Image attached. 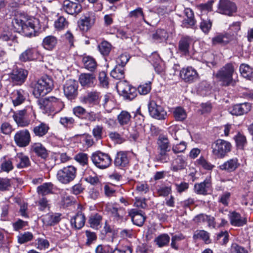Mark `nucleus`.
Returning <instances> with one entry per match:
<instances>
[{"mask_svg": "<svg viewBox=\"0 0 253 253\" xmlns=\"http://www.w3.org/2000/svg\"><path fill=\"white\" fill-rule=\"evenodd\" d=\"M235 68L232 63H227L220 68L216 73L215 77L221 82L224 86L230 85L234 86L238 81L237 78L234 79L235 75H237L235 72Z\"/></svg>", "mask_w": 253, "mask_h": 253, "instance_id": "nucleus-1", "label": "nucleus"}, {"mask_svg": "<svg viewBox=\"0 0 253 253\" xmlns=\"http://www.w3.org/2000/svg\"><path fill=\"white\" fill-rule=\"evenodd\" d=\"M37 103L40 108L45 113L59 112L64 107L63 102L54 96L39 99Z\"/></svg>", "mask_w": 253, "mask_h": 253, "instance_id": "nucleus-2", "label": "nucleus"}, {"mask_svg": "<svg viewBox=\"0 0 253 253\" xmlns=\"http://www.w3.org/2000/svg\"><path fill=\"white\" fill-rule=\"evenodd\" d=\"M33 93L35 97L39 98L51 91L53 87V82L48 76H44L33 84Z\"/></svg>", "mask_w": 253, "mask_h": 253, "instance_id": "nucleus-3", "label": "nucleus"}, {"mask_svg": "<svg viewBox=\"0 0 253 253\" xmlns=\"http://www.w3.org/2000/svg\"><path fill=\"white\" fill-rule=\"evenodd\" d=\"M13 118L19 126L25 127L29 126L36 118L35 112L31 109L19 110L14 113Z\"/></svg>", "mask_w": 253, "mask_h": 253, "instance_id": "nucleus-4", "label": "nucleus"}, {"mask_svg": "<svg viewBox=\"0 0 253 253\" xmlns=\"http://www.w3.org/2000/svg\"><path fill=\"white\" fill-rule=\"evenodd\" d=\"M231 144L226 140L221 139L213 142L211 145L212 155L217 159H223L226 156L231 150Z\"/></svg>", "mask_w": 253, "mask_h": 253, "instance_id": "nucleus-5", "label": "nucleus"}, {"mask_svg": "<svg viewBox=\"0 0 253 253\" xmlns=\"http://www.w3.org/2000/svg\"><path fill=\"white\" fill-rule=\"evenodd\" d=\"M90 159L93 164L100 169H104L109 168L112 164L111 156L107 153L97 151L93 152Z\"/></svg>", "mask_w": 253, "mask_h": 253, "instance_id": "nucleus-6", "label": "nucleus"}, {"mask_svg": "<svg viewBox=\"0 0 253 253\" xmlns=\"http://www.w3.org/2000/svg\"><path fill=\"white\" fill-rule=\"evenodd\" d=\"M77 172V169L75 167L68 166L58 170L56 178L60 183L67 184L75 179Z\"/></svg>", "mask_w": 253, "mask_h": 253, "instance_id": "nucleus-7", "label": "nucleus"}, {"mask_svg": "<svg viewBox=\"0 0 253 253\" xmlns=\"http://www.w3.org/2000/svg\"><path fill=\"white\" fill-rule=\"evenodd\" d=\"M157 150L158 154L156 156L157 161L167 163L169 159L168 153L170 150L169 142L167 137L163 136L159 138Z\"/></svg>", "mask_w": 253, "mask_h": 253, "instance_id": "nucleus-8", "label": "nucleus"}, {"mask_svg": "<svg viewBox=\"0 0 253 253\" xmlns=\"http://www.w3.org/2000/svg\"><path fill=\"white\" fill-rule=\"evenodd\" d=\"M117 88L119 93L126 100H132L137 96L136 88L126 81L119 82Z\"/></svg>", "mask_w": 253, "mask_h": 253, "instance_id": "nucleus-9", "label": "nucleus"}, {"mask_svg": "<svg viewBox=\"0 0 253 253\" xmlns=\"http://www.w3.org/2000/svg\"><path fill=\"white\" fill-rule=\"evenodd\" d=\"M236 4L229 0H220L217 11L220 14L233 16L237 12Z\"/></svg>", "mask_w": 253, "mask_h": 253, "instance_id": "nucleus-10", "label": "nucleus"}, {"mask_svg": "<svg viewBox=\"0 0 253 253\" xmlns=\"http://www.w3.org/2000/svg\"><path fill=\"white\" fill-rule=\"evenodd\" d=\"M78 82L76 80L69 79L66 81L64 86V93L69 99H75L78 93Z\"/></svg>", "mask_w": 253, "mask_h": 253, "instance_id": "nucleus-11", "label": "nucleus"}, {"mask_svg": "<svg viewBox=\"0 0 253 253\" xmlns=\"http://www.w3.org/2000/svg\"><path fill=\"white\" fill-rule=\"evenodd\" d=\"M31 139L30 133L27 129L17 131L14 136L15 144L20 147H25L28 146L31 142Z\"/></svg>", "mask_w": 253, "mask_h": 253, "instance_id": "nucleus-12", "label": "nucleus"}, {"mask_svg": "<svg viewBox=\"0 0 253 253\" xmlns=\"http://www.w3.org/2000/svg\"><path fill=\"white\" fill-rule=\"evenodd\" d=\"M148 109L150 116L158 120L166 119L167 113L164 108L158 105L154 100H151L148 104Z\"/></svg>", "mask_w": 253, "mask_h": 253, "instance_id": "nucleus-13", "label": "nucleus"}, {"mask_svg": "<svg viewBox=\"0 0 253 253\" xmlns=\"http://www.w3.org/2000/svg\"><path fill=\"white\" fill-rule=\"evenodd\" d=\"M42 58V54L36 47L28 48L19 56V60L22 62L40 60Z\"/></svg>", "mask_w": 253, "mask_h": 253, "instance_id": "nucleus-14", "label": "nucleus"}, {"mask_svg": "<svg viewBox=\"0 0 253 253\" xmlns=\"http://www.w3.org/2000/svg\"><path fill=\"white\" fill-rule=\"evenodd\" d=\"M194 190L199 195L205 196L211 194L212 190L211 177H207L203 182L195 183Z\"/></svg>", "mask_w": 253, "mask_h": 253, "instance_id": "nucleus-15", "label": "nucleus"}, {"mask_svg": "<svg viewBox=\"0 0 253 253\" xmlns=\"http://www.w3.org/2000/svg\"><path fill=\"white\" fill-rule=\"evenodd\" d=\"M95 19L94 13L90 12L86 13L79 22V26L80 29L83 31L88 30L94 24Z\"/></svg>", "mask_w": 253, "mask_h": 253, "instance_id": "nucleus-16", "label": "nucleus"}, {"mask_svg": "<svg viewBox=\"0 0 253 253\" xmlns=\"http://www.w3.org/2000/svg\"><path fill=\"white\" fill-rule=\"evenodd\" d=\"M130 160L129 154L127 152L120 151L117 153L114 160L115 166L120 169L128 166Z\"/></svg>", "mask_w": 253, "mask_h": 253, "instance_id": "nucleus-17", "label": "nucleus"}, {"mask_svg": "<svg viewBox=\"0 0 253 253\" xmlns=\"http://www.w3.org/2000/svg\"><path fill=\"white\" fill-rule=\"evenodd\" d=\"M101 99L100 93L97 91H90L81 98V101L91 105H98Z\"/></svg>", "mask_w": 253, "mask_h": 253, "instance_id": "nucleus-18", "label": "nucleus"}, {"mask_svg": "<svg viewBox=\"0 0 253 253\" xmlns=\"http://www.w3.org/2000/svg\"><path fill=\"white\" fill-rule=\"evenodd\" d=\"M181 78L186 82L192 83L198 78L196 70L192 67L182 68L180 72Z\"/></svg>", "mask_w": 253, "mask_h": 253, "instance_id": "nucleus-19", "label": "nucleus"}, {"mask_svg": "<svg viewBox=\"0 0 253 253\" xmlns=\"http://www.w3.org/2000/svg\"><path fill=\"white\" fill-rule=\"evenodd\" d=\"M30 152L35 154L38 157L43 160H45L49 155L45 147L39 142L34 143L31 145Z\"/></svg>", "mask_w": 253, "mask_h": 253, "instance_id": "nucleus-20", "label": "nucleus"}, {"mask_svg": "<svg viewBox=\"0 0 253 253\" xmlns=\"http://www.w3.org/2000/svg\"><path fill=\"white\" fill-rule=\"evenodd\" d=\"M128 215L131 218L133 223L138 226H142L146 220V216L144 213L135 209L129 210Z\"/></svg>", "mask_w": 253, "mask_h": 253, "instance_id": "nucleus-21", "label": "nucleus"}, {"mask_svg": "<svg viewBox=\"0 0 253 253\" xmlns=\"http://www.w3.org/2000/svg\"><path fill=\"white\" fill-rule=\"evenodd\" d=\"M28 96L27 92L22 89L14 90L11 95L13 105L17 106L22 104L26 100Z\"/></svg>", "mask_w": 253, "mask_h": 253, "instance_id": "nucleus-22", "label": "nucleus"}, {"mask_svg": "<svg viewBox=\"0 0 253 253\" xmlns=\"http://www.w3.org/2000/svg\"><path fill=\"white\" fill-rule=\"evenodd\" d=\"M28 76V72L23 69H16L13 70L10 75V79L13 83L21 85L25 81Z\"/></svg>", "mask_w": 253, "mask_h": 253, "instance_id": "nucleus-23", "label": "nucleus"}, {"mask_svg": "<svg viewBox=\"0 0 253 253\" xmlns=\"http://www.w3.org/2000/svg\"><path fill=\"white\" fill-rule=\"evenodd\" d=\"M82 8L80 3L70 0H64L63 2V8L69 14H77L81 11Z\"/></svg>", "mask_w": 253, "mask_h": 253, "instance_id": "nucleus-24", "label": "nucleus"}, {"mask_svg": "<svg viewBox=\"0 0 253 253\" xmlns=\"http://www.w3.org/2000/svg\"><path fill=\"white\" fill-rule=\"evenodd\" d=\"M107 211L113 219L117 221L122 220L124 214V210L116 204H110L107 205Z\"/></svg>", "mask_w": 253, "mask_h": 253, "instance_id": "nucleus-25", "label": "nucleus"}, {"mask_svg": "<svg viewBox=\"0 0 253 253\" xmlns=\"http://www.w3.org/2000/svg\"><path fill=\"white\" fill-rule=\"evenodd\" d=\"M13 163L17 169H21L27 168L31 165L28 156L23 153H18L12 158Z\"/></svg>", "mask_w": 253, "mask_h": 253, "instance_id": "nucleus-26", "label": "nucleus"}, {"mask_svg": "<svg viewBox=\"0 0 253 253\" xmlns=\"http://www.w3.org/2000/svg\"><path fill=\"white\" fill-rule=\"evenodd\" d=\"M228 216L230 224L234 226L241 227L247 222V218L236 211L229 212Z\"/></svg>", "mask_w": 253, "mask_h": 253, "instance_id": "nucleus-27", "label": "nucleus"}, {"mask_svg": "<svg viewBox=\"0 0 253 253\" xmlns=\"http://www.w3.org/2000/svg\"><path fill=\"white\" fill-rule=\"evenodd\" d=\"M61 216L60 213H48L42 216V220L45 226H52L60 221Z\"/></svg>", "mask_w": 253, "mask_h": 253, "instance_id": "nucleus-28", "label": "nucleus"}, {"mask_svg": "<svg viewBox=\"0 0 253 253\" xmlns=\"http://www.w3.org/2000/svg\"><path fill=\"white\" fill-rule=\"evenodd\" d=\"M184 14L185 17L182 22V26L185 28L194 26L196 23V20L192 10L189 8H186L184 9Z\"/></svg>", "mask_w": 253, "mask_h": 253, "instance_id": "nucleus-29", "label": "nucleus"}, {"mask_svg": "<svg viewBox=\"0 0 253 253\" xmlns=\"http://www.w3.org/2000/svg\"><path fill=\"white\" fill-rule=\"evenodd\" d=\"M232 41L229 35L226 32L217 33L212 38L211 43L213 45H221L224 46Z\"/></svg>", "mask_w": 253, "mask_h": 253, "instance_id": "nucleus-30", "label": "nucleus"}, {"mask_svg": "<svg viewBox=\"0 0 253 253\" xmlns=\"http://www.w3.org/2000/svg\"><path fill=\"white\" fill-rule=\"evenodd\" d=\"M85 216L81 211H78L70 219L71 226L76 229H81L85 224Z\"/></svg>", "mask_w": 253, "mask_h": 253, "instance_id": "nucleus-31", "label": "nucleus"}, {"mask_svg": "<svg viewBox=\"0 0 253 253\" xmlns=\"http://www.w3.org/2000/svg\"><path fill=\"white\" fill-rule=\"evenodd\" d=\"M240 166L238 159L237 158L230 159L219 166V169L229 172L235 171Z\"/></svg>", "mask_w": 253, "mask_h": 253, "instance_id": "nucleus-32", "label": "nucleus"}, {"mask_svg": "<svg viewBox=\"0 0 253 253\" xmlns=\"http://www.w3.org/2000/svg\"><path fill=\"white\" fill-rule=\"evenodd\" d=\"M251 109V105L249 103L237 104L233 106L231 113L234 115H242L248 113Z\"/></svg>", "mask_w": 253, "mask_h": 253, "instance_id": "nucleus-33", "label": "nucleus"}, {"mask_svg": "<svg viewBox=\"0 0 253 253\" xmlns=\"http://www.w3.org/2000/svg\"><path fill=\"white\" fill-rule=\"evenodd\" d=\"M79 81L83 86L91 87L95 82V76L90 73H83L79 77Z\"/></svg>", "mask_w": 253, "mask_h": 253, "instance_id": "nucleus-34", "label": "nucleus"}, {"mask_svg": "<svg viewBox=\"0 0 253 253\" xmlns=\"http://www.w3.org/2000/svg\"><path fill=\"white\" fill-rule=\"evenodd\" d=\"M191 39L188 36L182 37L178 42V50L182 54L187 55L189 53Z\"/></svg>", "mask_w": 253, "mask_h": 253, "instance_id": "nucleus-35", "label": "nucleus"}, {"mask_svg": "<svg viewBox=\"0 0 253 253\" xmlns=\"http://www.w3.org/2000/svg\"><path fill=\"white\" fill-rule=\"evenodd\" d=\"M49 129V126L47 124L40 122L38 125L33 128L32 131L36 136L41 138L45 136L48 133Z\"/></svg>", "mask_w": 253, "mask_h": 253, "instance_id": "nucleus-36", "label": "nucleus"}, {"mask_svg": "<svg viewBox=\"0 0 253 253\" xmlns=\"http://www.w3.org/2000/svg\"><path fill=\"white\" fill-rule=\"evenodd\" d=\"M57 41L56 37L52 35L47 36L43 39L42 44L45 49L51 51L55 48Z\"/></svg>", "mask_w": 253, "mask_h": 253, "instance_id": "nucleus-37", "label": "nucleus"}, {"mask_svg": "<svg viewBox=\"0 0 253 253\" xmlns=\"http://www.w3.org/2000/svg\"><path fill=\"white\" fill-rule=\"evenodd\" d=\"M187 166L186 158L183 155H178L172 162V170L177 171L185 168Z\"/></svg>", "mask_w": 253, "mask_h": 253, "instance_id": "nucleus-38", "label": "nucleus"}, {"mask_svg": "<svg viewBox=\"0 0 253 253\" xmlns=\"http://www.w3.org/2000/svg\"><path fill=\"white\" fill-rule=\"evenodd\" d=\"M82 63L84 68L91 72L94 71L97 67L96 60L90 56H84L82 58Z\"/></svg>", "mask_w": 253, "mask_h": 253, "instance_id": "nucleus-39", "label": "nucleus"}, {"mask_svg": "<svg viewBox=\"0 0 253 253\" xmlns=\"http://www.w3.org/2000/svg\"><path fill=\"white\" fill-rule=\"evenodd\" d=\"M241 22H234L229 25L228 31L226 32L232 41L236 39L238 32L241 30Z\"/></svg>", "mask_w": 253, "mask_h": 253, "instance_id": "nucleus-40", "label": "nucleus"}, {"mask_svg": "<svg viewBox=\"0 0 253 253\" xmlns=\"http://www.w3.org/2000/svg\"><path fill=\"white\" fill-rule=\"evenodd\" d=\"M54 185L51 182H46L37 187V192L39 195L42 196L52 194Z\"/></svg>", "mask_w": 253, "mask_h": 253, "instance_id": "nucleus-41", "label": "nucleus"}, {"mask_svg": "<svg viewBox=\"0 0 253 253\" xmlns=\"http://www.w3.org/2000/svg\"><path fill=\"white\" fill-rule=\"evenodd\" d=\"M36 30L34 23L31 20H26V25L21 32L26 37H31L35 35Z\"/></svg>", "mask_w": 253, "mask_h": 253, "instance_id": "nucleus-42", "label": "nucleus"}, {"mask_svg": "<svg viewBox=\"0 0 253 253\" xmlns=\"http://www.w3.org/2000/svg\"><path fill=\"white\" fill-rule=\"evenodd\" d=\"M241 75L250 80H253V68L246 64H242L240 66Z\"/></svg>", "mask_w": 253, "mask_h": 253, "instance_id": "nucleus-43", "label": "nucleus"}, {"mask_svg": "<svg viewBox=\"0 0 253 253\" xmlns=\"http://www.w3.org/2000/svg\"><path fill=\"white\" fill-rule=\"evenodd\" d=\"M102 220V215L99 213H95L90 216L88 219V223L90 227L93 229H98L100 226Z\"/></svg>", "mask_w": 253, "mask_h": 253, "instance_id": "nucleus-44", "label": "nucleus"}, {"mask_svg": "<svg viewBox=\"0 0 253 253\" xmlns=\"http://www.w3.org/2000/svg\"><path fill=\"white\" fill-rule=\"evenodd\" d=\"M68 21L63 16H59L54 21V26L57 31H62L66 29L69 26Z\"/></svg>", "mask_w": 253, "mask_h": 253, "instance_id": "nucleus-45", "label": "nucleus"}, {"mask_svg": "<svg viewBox=\"0 0 253 253\" xmlns=\"http://www.w3.org/2000/svg\"><path fill=\"white\" fill-rule=\"evenodd\" d=\"M168 37L167 31L164 29H159L152 35V39L155 42H161L166 40Z\"/></svg>", "mask_w": 253, "mask_h": 253, "instance_id": "nucleus-46", "label": "nucleus"}, {"mask_svg": "<svg viewBox=\"0 0 253 253\" xmlns=\"http://www.w3.org/2000/svg\"><path fill=\"white\" fill-rule=\"evenodd\" d=\"M170 241V237L167 234H162L156 237L154 242L160 248L168 245Z\"/></svg>", "mask_w": 253, "mask_h": 253, "instance_id": "nucleus-47", "label": "nucleus"}, {"mask_svg": "<svg viewBox=\"0 0 253 253\" xmlns=\"http://www.w3.org/2000/svg\"><path fill=\"white\" fill-rule=\"evenodd\" d=\"M111 76L116 80H122L125 78V68L116 65L114 69L110 73Z\"/></svg>", "mask_w": 253, "mask_h": 253, "instance_id": "nucleus-48", "label": "nucleus"}, {"mask_svg": "<svg viewBox=\"0 0 253 253\" xmlns=\"http://www.w3.org/2000/svg\"><path fill=\"white\" fill-rule=\"evenodd\" d=\"M131 115L126 111H122L117 117V120L121 126L128 124L130 121Z\"/></svg>", "mask_w": 253, "mask_h": 253, "instance_id": "nucleus-49", "label": "nucleus"}, {"mask_svg": "<svg viewBox=\"0 0 253 253\" xmlns=\"http://www.w3.org/2000/svg\"><path fill=\"white\" fill-rule=\"evenodd\" d=\"M100 102L99 105L102 106L107 112H109L112 109V101L110 98V94H106L102 97L101 96Z\"/></svg>", "mask_w": 253, "mask_h": 253, "instance_id": "nucleus-50", "label": "nucleus"}, {"mask_svg": "<svg viewBox=\"0 0 253 253\" xmlns=\"http://www.w3.org/2000/svg\"><path fill=\"white\" fill-rule=\"evenodd\" d=\"M173 117L176 121L182 122L187 118L185 110L180 107L175 108L173 112Z\"/></svg>", "mask_w": 253, "mask_h": 253, "instance_id": "nucleus-51", "label": "nucleus"}, {"mask_svg": "<svg viewBox=\"0 0 253 253\" xmlns=\"http://www.w3.org/2000/svg\"><path fill=\"white\" fill-rule=\"evenodd\" d=\"M84 234L86 238L85 246L89 247L97 241V236L94 232L86 230L84 231Z\"/></svg>", "mask_w": 253, "mask_h": 253, "instance_id": "nucleus-52", "label": "nucleus"}, {"mask_svg": "<svg viewBox=\"0 0 253 253\" xmlns=\"http://www.w3.org/2000/svg\"><path fill=\"white\" fill-rule=\"evenodd\" d=\"M0 40L2 42H17V37L10 31H3L0 34Z\"/></svg>", "mask_w": 253, "mask_h": 253, "instance_id": "nucleus-53", "label": "nucleus"}, {"mask_svg": "<svg viewBox=\"0 0 253 253\" xmlns=\"http://www.w3.org/2000/svg\"><path fill=\"white\" fill-rule=\"evenodd\" d=\"M12 161L10 159H6V157H3L1 159L0 169L3 171L9 172L12 170L14 167Z\"/></svg>", "mask_w": 253, "mask_h": 253, "instance_id": "nucleus-54", "label": "nucleus"}, {"mask_svg": "<svg viewBox=\"0 0 253 253\" xmlns=\"http://www.w3.org/2000/svg\"><path fill=\"white\" fill-rule=\"evenodd\" d=\"M100 53L103 56H107L112 49V45L108 42L104 41L98 46Z\"/></svg>", "mask_w": 253, "mask_h": 253, "instance_id": "nucleus-55", "label": "nucleus"}, {"mask_svg": "<svg viewBox=\"0 0 253 253\" xmlns=\"http://www.w3.org/2000/svg\"><path fill=\"white\" fill-rule=\"evenodd\" d=\"M128 16L133 19L138 21H145L144 14L143 9L141 7H138L134 10L131 11L129 13Z\"/></svg>", "mask_w": 253, "mask_h": 253, "instance_id": "nucleus-56", "label": "nucleus"}, {"mask_svg": "<svg viewBox=\"0 0 253 253\" xmlns=\"http://www.w3.org/2000/svg\"><path fill=\"white\" fill-rule=\"evenodd\" d=\"M193 238L194 239L202 240L206 244L210 243L209 233L205 230H199L195 232Z\"/></svg>", "mask_w": 253, "mask_h": 253, "instance_id": "nucleus-57", "label": "nucleus"}, {"mask_svg": "<svg viewBox=\"0 0 253 253\" xmlns=\"http://www.w3.org/2000/svg\"><path fill=\"white\" fill-rule=\"evenodd\" d=\"M60 124L67 129L73 128L75 125V119L72 117H62L60 118Z\"/></svg>", "mask_w": 253, "mask_h": 253, "instance_id": "nucleus-58", "label": "nucleus"}, {"mask_svg": "<svg viewBox=\"0 0 253 253\" xmlns=\"http://www.w3.org/2000/svg\"><path fill=\"white\" fill-rule=\"evenodd\" d=\"M26 20L25 18L23 19L22 17H17L14 19L12 21L13 26L17 32H21L26 25Z\"/></svg>", "mask_w": 253, "mask_h": 253, "instance_id": "nucleus-59", "label": "nucleus"}, {"mask_svg": "<svg viewBox=\"0 0 253 253\" xmlns=\"http://www.w3.org/2000/svg\"><path fill=\"white\" fill-rule=\"evenodd\" d=\"M212 21L208 18L207 19H202L200 25L201 30L205 34H208L211 29Z\"/></svg>", "mask_w": 253, "mask_h": 253, "instance_id": "nucleus-60", "label": "nucleus"}, {"mask_svg": "<svg viewBox=\"0 0 253 253\" xmlns=\"http://www.w3.org/2000/svg\"><path fill=\"white\" fill-rule=\"evenodd\" d=\"M198 165L207 170H211L215 166L205 159L203 157H201L197 160Z\"/></svg>", "mask_w": 253, "mask_h": 253, "instance_id": "nucleus-61", "label": "nucleus"}, {"mask_svg": "<svg viewBox=\"0 0 253 253\" xmlns=\"http://www.w3.org/2000/svg\"><path fill=\"white\" fill-rule=\"evenodd\" d=\"M104 128L101 125H96L92 129V133L96 141L101 140L103 138Z\"/></svg>", "mask_w": 253, "mask_h": 253, "instance_id": "nucleus-62", "label": "nucleus"}, {"mask_svg": "<svg viewBox=\"0 0 253 253\" xmlns=\"http://www.w3.org/2000/svg\"><path fill=\"white\" fill-rule=\"evenodd\" d=\"M186 239V237L181 233L176 234L171 238V247L175 250L179 248L178 243Z\"/></svg>", "mask_w": 253, "mask_h": 253, "instance_id": "nucleus-63", "label": "nucleus"}, {"mask_svg": "<svg viewBox=\"0 0 253 253\" xmlns=\"http://www.w3.org/2000/svg\"><path fill=\"white\" fill-rule=\"evenodd\" d=\"M17 238L18 243L20 244H22L32 240L33 239V235L30 232H25L23 233L20 234Z\"/></svg>", "mask_w": 253, "mask_h": 253, "instance_id": "nucleus-64", "label": "nucleus"}]
</instances>
